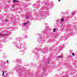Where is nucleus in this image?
I'll list each match as a JSON object with an SVG mask.
<instances>
[{"mask_svg": "<svg viewBox=\"0 0 77 77\" xmlns=\"http://www.w3.org/2000/svg\"><path fill=\"white\" fill-rule=\"evenodd\" d=\"M28 22H29L28 21L27 22L28 23Z\"/></svg>", "mask_w": 77, "mask_h": 77, "instance_id": "16", "label": "nucleus"}, {"mask_svg": "<svg viewBox=\"0 0 77 77\" xmlns=\"http://www.w3.org/2000/svg\"><path fill=\"white\" fill-rule=\"evenodd\" d=\"M2 72L3 73V74H2V76H3V75H4V71H3Z\"/></svg>", "mask_w": 77, "mask_h": 77, "instance_id": "7", "label": "nucleus"}, {"mask_svg": "<svg viewBox=\"0 0 77 77\" xmlns=\"http://www.w3.org/2000/svg\"><path fill=\"white\" fill-rule=\"evenodd\" d=\"M56 31V29L54 28L53 31V32H55Z\"/></svg>", "mask_w": 77, "mask_h": 77, "instance_id": "2", "label": "nucleus"}, {"mask_svg": "<svg viewBox=\"0 0 77 77\" xmlns=\"http://www.w3.org/2000/svg\"><path fill=\"white\" fill-rule=\"evenodd\" d=\"M72 56H74V53H72Z\"/></svg>", "mask_w": 77, "mask_h": 77, "instance_id": "9", "label": "nucleus"}, {"mask_svg": "<svg viewBox=\"0 0 77 77\" xmlns=\"http://www.w3.org/2000/svg\"><path fill=\"white\" fill-rule=\"evenodd\" d=\"M58 2H60V0H58Z\"/></svg>", "mask_w": 77, "mask_h": 77, "instance_id": "11", "label": "nucleus"}, {"mask_svg": "<svg viewBox=\"0 0 77 77\" xmlns=\"http://www.w3.org/2000/svg\"><path fill=\"white\" fill-rule=\"evenodd\" d=\"M23 25H26V24H27V23H23Z\"/></svg>", "mask_w": 77, "mask_h": 77, "instance_id": "6", "label": "nucleus"}, {"mask_svg": "<svg viewBox=\"0 0 77 77\" xmlns=\"http://www.w3.org/2000/svg\"><path fill=\"white\" fill-rule=\"evenodd\" d=\"M63 21V19H61V21Z\"/></svg>", "mask_w": 77, "mask_h": 77, "instance_id": "8", "label": "nucleus"}, {"mask_svg": "<svg viewBox=\"0 0 77 77\" xmlns=\"http://www.w3.org/2000/svg\"><path fill=\"white\" fill-rule=\"evenodd\" d=\"M74 14H75V13L72 12V15H74Z\"/></svg>", "mask_w": 77, "mask_h": 77, "instance_id": "5", "label": "nucleus"}, {"mask_svg": "<svg viewBox=\"0 0 77 77\" xmlns=\"http://www.w3.org/2000/svg\"><path fill=\"white\" fill-rule=\"evenodd\" d=\"M5 21H8V20H5Z\"/></svg>", "mask_w": 77, "mask_h": 77, "instance_id": "13", "label": "nucleus"}, {"mask_svg": "<svg viewBox=\"0 0 77 77\" xmlns=\"http://www.w3.org/2000/svg\"><path fill=\"white\" fill-rule=\"evenodd\" d=\"M7 62L8 63V62H9V61H7Z\"/></svg>", "mask_w": 77, "mask_h": 77, "instance_id": "12", "label": "nucleus"}, {"mask_svg": "<svg viewBox=\"0 0 77 77\" xmlns=\"http://www.w3.org/2000/svg\"><path fill=\"white\" fill-rule=\"evenodd\" d=\"M0 35H2V36H4V35H3V34H0Z\"/></svg>", "mask_w": 77, "mask_h": 77, "instance_id": "10", "label": "nucleus"}, {"mask_svg": "<svg viewBox=\"0 0 77 77\" xmlns=\"http://www.w3.org/2000/svg\"><path fill=\"white\" fill-rule=\"evenodd\" d=\"M49 62H48V63H49Z\"/></svg>", "mask_w": 77, "mask_h": 77, "instance_id": "15", "label": "nucleus"}, {"mask_svg": "<svg viewBox=\"0 0 77 77\" xmlns=\"http://www.w3.org/2000/svg\"><path fill=\"white\" fill-rule=\"evenodd\" d=\"M57 57H58L59 58H61V57H62V56L60 57V56H58Z\"/></svg>", "mask_w": 77, "mask_h": 77, "instance_id": "4", "label": "nucleus"}, {"mask_svg": "<svg viewBox=\"0 0 77 77\" xmlns=\"http://www.w3.org/2000/svg\"><path fill=\"white\" fill-rule=\"evenodd\" d=\"M13 2H18V1L14 0L13 1Z\"/></svg>", "mask_w": 77, "mask_h": 77, "instance_id": "3", "label": "nucleus"}, {"mask_svg": "<svg viewBox=\"0 0 77 77\" xmlns=\"http://www.w3.org/2000/svg\"><path fill=\"white\" fill-rule=\"evenodd\" d=\"M13 7L14 8V6H13Z\"/></svg>", "mask_w": 77, "mask_h": 77, "instance_id": "14", "label": "nucleus"}, {"mask_svg": "<svg viewBox=\"0 0 77 77\" xmlns=\"http://www.w3.org/2000/svg\"><path fill=\"white\" fill-rule=\"evenodd\" d=\"M30 18V17L29 16H26V19H28V18Z\"/></svg>", "mask_w": 77, "mask_h": 77, "instance_id": "1", "label": "nucleus"}]
</instances>
